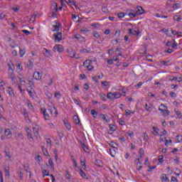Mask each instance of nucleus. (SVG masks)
<instances>
[{
    "instance_id": "obj_1",
    "label": "nucleus",
    "mask_w": 182,
    "mask_h": 182,
    "mask_svg": "<svg viewBox=\"0 0 182 182\" xmlns=\"http://www.w3.org/2000/svg\"><path fill=\"white\" fill-rule=\"evenodd\" d=\"M8 75L13 85H15L16 82H18V80L16 79V75H15V72H14V70L9 71Z\"/></svg>"
},
{
    "instance_id": "obj_2",
    "label": "nucleus",
    "mask_w": 182,
    "mask_h": 182,
    "mask_svg": "<svg viewBox=\"0 0 182 182\" xmlns=\"http://www.w3.org/2000/svg\"><path fill=\"white\" fill-rule=\"evenodd\" d=\"M53 52H58L59 53H62V52H63L65 50V48H63L62 45H55L53 47Z\"/></svg>"
},
{
    "instance_id": "obj_3",
    "label": "nucleus",
    "mask_w": 182,
    "mask_h": 182,
    "mask_svg": "<svg viewBox=\"0 0 182 182\" xmlns=\"http://www.w3.org/2000/svg\"><path fill=\"white\" fill-rule=\"evenodd\" d=\"M52 18H55L56 16V13L58 12V4L54 3L52 6Z\"/></svg>"
},
{
    "instance_id": "obj_4",
    "label": "nucleus",
    "mask_w": 182,
    "mask_h": 182,
    "mask_svg": "<svg viewBox=\"0 0 182 182\" xmlns=\"http://www.w3.org/2000/svg\"><path fill=\"white\" fill-rule=\"evenodd\" d=\"M54 39L55 41H58V42H60L62 41V33L61 32H58L53 34Z\"/></svg>"
},
{
    "instance_id": "obj_5",
    "label": "nucleus",
    "mask_w": 182,
    "mask_h": 182,
    "mask_svg": "<svg viewBox=\"0 0 182 182\" xmlns=\"http://www.w3.org/2000/svg\"><path fill=\"white\" fill-rule=\"evenodd\" d=\"M33 77L36 79V80H41L42 79V74L39 72H34Z\"/></svg>"
},
{
    "instance_id": "obj_6",
    "label": "nucleus",
    "mask_w": 182,
    "mask_h": 182,
    "mask_svg": "<svg viewBox=\"0 0 182 182\" xmlns=\"http://www.w3.org/2000/svg\"><path fill=\"white\" fill-rule=\"evenodd\" d=\"M144 9L140 6H136V15H143L144 14Z\"/></svg>"
},
{
    "instance_id": "obj_7",
    "label": "nucleus",
    "mask_w": 182,
    "mask_h": 182,
    "mask_svg": "<svg viewBox=\"0 0 182 182\" xmlns=\"http://www.w3.org/2000/svg\"><path fill=\"white\" fill-rule=\"evenodd\" d=\"M67 53L70 58H75L76 56V52L73 50H67Z\"/></svg>"
},
{
    "instance_id": "obj_8",
    "label": "nucleus",
    "mask_w": 182,
    "mask_h": 182,
    "mask_svg": "<svg viewBox=\"0 0 182 182\" xmlns=\"http://www.w3.org/2000/svg\"><path fill=\"white\" fill-rule=\"evenodd\" d=\"M129 35H136V36H139V35H140V31H136V30L133 31V29L129 28Z\"/></svg>"
},
{
    "instance_id": "obj_9",
    "label": "nucleus",
    "mask_w": 182,
    "mask_h": 182,
    "mask_svg": "<svg viewBox=\"0 0 182 182\" xmlns=\"http://www.w3.org/2000/svg\"><path fill=\"white\" fill-rule=\"evenodd\" d=\"M159 110L163 113V116H168V114H170V111H168V109H163L161 108H159Z\"/></svg>"
},
{
    "instance_id": "obj_10",
    "label": "nucleus",
    "mask_w": 182,
    "mask_h": 182,
    "mask_svg": "<svg viewBox=\"0 0 182 182\" xmlns=\"http://www.w3.org/2000/svg\"><path fill=\"white\" fill-rule=\"evenodd\" d=\"M73 120H74L75 124H80V119H79V116L74 115Z\"/></svg>"
},
{
    "instance_id": "obj_11",
    "label": "nucleus",
    "mask_w": 182,
    "mask_h": 182,
    "mask_svg": "<svg viewBox=\"0 0 182 182\" xmlns=\"http://www.w3.org/2000/svg\"><path fill=\"white\" fill-rule=\"evenodd\" d=\"M107 117H109L107 114H100V119H102L103 120H105V122H106L107 123H109L110 121L108 120Z\"/></svg>"
},
{
    "instance_id": "obj_12",
    "label": "nucleus",
    "mask_w": 182,
    "mask_h": 182,
    "mask_svg": "<svg viewBox=\"0 0 182 182\" xmlns=\"http://www.w3.org/2000/svg\"><path fill=\"white\" fill-rule=\"evenodd\" d=\"M33 132L34 133V136H35L36 139H41V136H39V132L38 131V129L36 128L33 127Z\"/></svg>"
},
{
    "instance_id": "obj_13",
    "label": "nucleus",
    "mask_w": 182,
    "mask_h": 182,
    "mask_svg": "<svg viewBox=\"0 0 182 182\" xmlns=\"http://www.w3.org/2000/svg\"><path fill=\"white\" fill-rule=\"evenodd\" d=\"M125 15H128V16H130V18H136V16H137V14L136 13H132L130 11H129L127 13V11L125 13Z\"/></svg>"
},
{
    "instance_id": "obj_14",
    "label": "nucleus",
    "mask_w": 182,
    "mask_h": 182,
    "mask_svg": "<svg viewBox=\"0 0 182 182\" xmlns=\"http://www.w3.org/2000/svg\"><path fill=\"white\" fill-rule=\"evenodd\" d=\"M66 4L68 5H70V6H72V5H74V6H76V1H72V0H65Z\"/></svg>"
},
{
    "instance_id": "obj_15",
    "label": "nucleus",
    "mask_w": 182,
    "mask_h": 182,
    "mask_svg": "<svg viewBox=\"0 0 182 182\" xmlns=\"http://www.w3.org/2000/svg\"><path fill=\"white\" fill-rule=\"evenodd\" d=\"M50 112L51 114H55V116H58V109L55 107L51 108L50 109Z\"/></svg>"
},
{
    "instance_id": "obj_16",
    "label": "nucleus",
    "mask_w": 182,
    "mask_h": 182,
    "mask_svg": "<svg viewBox=\"0 0 182 182\" xmlns=\"http://www.w3.org/2000/svg\"><path fill=\"white\" fill-rule=\"evenodd\" d=\"M48 164L51 167V170H55V166L53 165V160H52V158L49 159Z\"/></svg>"
},
{
    "instance_id": "obj_17",
    "label": "nucleus",
    "mask_w": 182,
    "mask_h": 182,
    "mask_svg": "<svg viewBox=\"0 0 182 182\" xmlns=\"http://www.w3.org/2000/svg\"><path fill=\"white\" fill-rule=\"evenodd\" d=\"M19 53H20L21 58H23V55H25V53H26V50H25V48H23V49L20 48Z\"/></svg>"
},
{
    "instance_id": "obj_18",
    "label": "nucleus",
    "mask_w": 182,
    "mask_h": 182,
    "mask_svg": "<svg viewBox=\"0 0 182 182\" xmlns=\"http://www.w3.org/2000/svg\"><path fill=\"white\" fill-rule=\"evenodd\" d=\"M161 180L162 181H170V180L168 179V178L167 177L166 174H162L161 176Z\"/></svg>"
},
{
    "instance_id": "obj_19",
    "label": "nucleus",
    "mask_w": 182,
    "mask_h": 182,
    "mask_svg": "<svg viewBox=\"0 0 182 182\" xmlns=\"http://www.w3.org/2000/svg\"><path fill=\"white\" fill-rule=\"evenodd\" d=\"M112 94L114 95V99H119V97H122V95L119 92H114Z\"/></svg>"
},
{
    "instance_id": "obj_20",
    "label": "nucleus",
    "mask_w": 182,
    "mask_h": 182,
    "mask_svg": "<svg viewBox=\"0 0 182 182\" xmlns=\"http://www.w3.org/2000/svg\"><path fill=\"white\" fill-rule=\"evenodd\" d=\"M80 174L81 177H82V178L87 179V178H86V173L85 172H83V170H82V168L80 169Z\"/></svg>"
},
{
    "instance_id": "obj_21",
    "label": "nucleus",
    "mask_w": 182,
    "mask_h": 182,
    "mask_svg": "<svg viewBox=\"0 0 182 182\" xmlns=\"http://www.w3.org/2000/svg\"><path fill=\"white\" fill-rule=\"evenodd\" d=\"M64 124H65L66 129H68V130H70V129H72V127L70 126V124H69L68 121H64Z\"/></svg>"
},
{
    "instance_id": "obj_22",
    "label": "nucleus",
    "mask_w": 182,
    "mask_h": 182,
    "mask_svg": "<svg viewBox=\"0 0 182 182\" xmlns=\"http://www.w3.org/2000/svg\"><path fill=\"white\" fill-rule=\"evenodd\" d=\"M53 26H54V29L53 30V32H59V23H56V25Z\"/></svg>"
},
{
    "instance_id": "obj_23",
    "label": "nucleus",
    "mask_w": 182,
    "mask_h": 182,
    "mask_svg": "<svg viewBox=\"0 0 182 182\" xmlns=\"http://www.w3.org/2000/svg\"><path fill=\"white\" fill-rule=\"evenodd\" d=\"M44 50L46 51V53H47V58H50L52 56V53H50V50L44 48Z\"/></svg>"
},
{
    "instance_id": "obj_24",
    "label": "nucleus",
    "mask_w": 182,
    "mask_h": 182,
    "mask_svg": "<svg viewBox=\"0 0 182 182\" xmlns=\"http://www.w3.org/2000/svg\"><path fill=\"white\" fill-rule=\"evenodd\" d=\"M173 21H176V22H180L181 21V16H174Z\"/></svg>"
},
{
    "instance_id": "obj_25",
    "label": "nucleus",
    "mask_w": 182,
    "mask_h": 182,
    "mask_svg": "<svg viewBox=\"0 0 182 182\" xmlns=\"http://www.w3.org/2000/svg\"><path fill=\"white\" fill-rule=\"evenodd\" d=\"M158 161L159 163H163L164 161V156H163V155H160L159 157H158Z\"/></svg>"
},
{
    "instance_id": "obj_26",
    "label": "nucleus",
    "mask_w": 182,
    "mask_h": 182,
    "mask_svg": "<svg viewBox=\"0 0 182 182\" xmlns=\"http://www.w3.org/2000/svg\"><path fill=\"white\" fill-rule=\"evenodd\" d=\"M107 97V99H109V100H112V99H114L113 93H112V92H109Z\"/></svg>"
},
{
    "instance_id": "obj_27",
    "label": "nucleus",
    "mask_w": 182,
    "mask_h": 182,
    "mask_svg": "<svg viewBox=\"0 0 182 182\" xmlns=\"http://www.w3.org/2000/svg\"><path fill=\"white\" fill-rule=\"evenodd\" d=\"M93 36L96 38V39H99L100 38V35H99V33L97 31H93Z\"/></svg>"
},
{
    "instance_id": "obj_28",
    "label": "nucleus",
    "mask_w": 182,
    "mask_h": 182,
    "mask_svg": "<svg viewBox=\"0 0 182 182\" xmlns=\"http://www.w3.org/2000/svg\"><path fill=\"white\" fill-rule=\"evenodd\" d=\"M143 154H144V151L143 150L142 148H140L139 151V156L140 159H141V156H143Z\"/></svg>"
},
{
    "instance_id": "obj_29",
    "label": "nucleus",
    "mask_w": 182,
    "mask_h": 182,
    "mask_svg": "<svg viewBox=\"0 0 182 182\" xmlns=\"http://www.w3.org/2000/svg\"><path fill=\"white\" fill-rule=\"evenodd\" d=\"M74 38H75V39H77L78 41H80L81 39H83V37H82V36L80 35V34L74 35Z\"/></svg>"
},
{
    "instance_id": "obj_30",
    "label": "nucleus",
    "mask_w": 182,
    "mask_h": 182,
    "mask_svg": "<svg viewBox=\"0 0 182 182\" xmlns=\"http://www.w3.org/2000/svg\"><path fill=\"white\" fill-rule=\"evenodd\" d=\"M102 11L104 12V14H109V9H107V6H103L102 8Z\"/></svg>"
},
{
    "instance_id": "obj_31",
    "label": "nucleus",
    "mask_w": 182,
    "mask_h": 182,
    "mask_svg": "<svg viewBox=\"0 0 182 182\" xmlns=\"http://www.w3.org/2000/svg\"><path fill=\"white\" fill-rule=\"evenodd\" d=\"M153 130H154L153 134L154 136H157V134H159V132H157V130H159V129L157 127H154Z\"/></svg>"
},
{
    "instance_id": "obj_32",
    "label": "nucleus",
    "mask_w": 182,
    "mask_h": 182,
    "mask_svg": "<svg viewBox=\"0 0 182 182\" xmlns=\"http://www.w3.org/2000/svg\"><path fill=\"white\" fill-rule=\"evenodd\" d=\"M42 173H43V177H45V176H49V172H48L46 169L42 170Z\"/></svg>"
},
{
    "instance_id": "obj_33",
    "label": "nucleus",
    "mask_w": 182,
    "mask_h": 182,
    "mask_svg": "<svg viewBox=\"0 0 182 182\" xmlns=\"http://www.w3.org/2000/svg\"><path fill=\"white\" fill-rule=\"evenodd\" d=\"M81 147L85 151H86V150H89V148L87 147V146H86V144L83 143L81 144Z\"/></svg>"
},
{
    "instance_id": "obj_34",
    "label": "nucleus",
    "mask_w": 182,
    "mask_h": 182,
    "mask_svg": "<svg viewBox=\"0 0 182 182\" xmlns=\"http://www.w3.org/2000/svg\"><path fill=\"white\" fill-rule=\"evenodd\" d=\"M91 114L93 116V117H96V116H97V112H96L95 109H92Z\"/></svg>"
},
{
    "instance_id": "obj_35",
    "label": "nucleus",
    "mask_w": 182,
    "mask_h": 182,
    "mask_svg": "<svg viewBox=\"0 0 182 182\" xmlns=\"http://www.w3.org/2000/svg\"><path fill=\"white\" fill-rule=\"evenodd\" d=\"M4 134H5V136L11 135V129H6L4 132Z\"/></svg>"
},
{
    "instance_id": "obj_36",
    "label": "nucleus",
    "mask_w": 182,
    "mask_h": 182,
    "mask_svg": "<svg viewBox=\"0 0 182 182\" xmlns=\"http://www.w3.org/2000/svg\"><path fill=\"white\" fill-rule=\"evenodd\" d=\"M145 109L146 110V112H150V109H151V106H150V104H146L145 105Z\"/></svg>"
},
{
    "instance_id": "obj_37",
    "label": "nucleus",
    "mask_w": 182,
    "mask_h": 182,
    "mask_svg": "<svg viewBox=\"0 0 182 182\" xmlns=\"http://www.w3.org/2000/svg\"><path fill=\"white\" fill-rule=\"evenodd\" d=\"M136 167H137V170H141V162L138 161V163L136 164Z\"/></svg>"
},
{
    "instance_id": "obj_38",
    "label": "nucleus",
    "mask_w": 182,
    "mask_h": 182,
    "mask_svg": "<svg viewBox=\"0 0 182 182\" xmlns=\"http://www.w3.org/2000/svg\"><path fill=\"white\" fill-rule=\"evenodd\" d=\"M36 19V14H33V15L31 16V18H30V21L31 22H35Z\"/></svg>"
},
{
    "instance_id": "obj_39",
    "label": "nucleus",
    "mask_w": 182,
    "mask_h": 182,
    "mask_svg": "<svg viewBox=\"0 0 182 182\" xmlns=\"http://www.w3.org/2000/svg\"><path fill=\"white\" fill-rule=\"evenodd\" d=\"M100 99H101V100H103L104 102H106V95L100 94Z\"/></svg>"
},
{
    "instance_id": "obj_40",
    "label": "nucleus",
    "mask_w": 182,
    "mask_h": 182,
    "mask_svg": "<svg viewBox=\"0 0 182 182\" xmlns=\"http://www.w3.org/2000/svg\"><path fill=\"white\" fill-rule=\"evenodd\" d=\"M27 136H28V137H30V139H33L32 133H31V129H28V130H27Z\"/></svg>"
},
{
    "instance_id": "obj_41",
    "label": "nucleus",
    "mask_w": 182,
    "mask_h": 182,
    "mask_svg": "<svg viewBox=\"0 0 182 182\" xmlns=\"http://www.w3.org/2000/svg\"><path fill=\"white\" fill-rule=\"evenodd\" d=\"M113 126H114V124H109V130L110 132H116V129L114 127H113Z\"/></svg>"
},
{
    "instance_id": "obj_42",
    "label": "nucleus",
    "mask_w": 182,
    "mask_h": 182,
    "mask_svg": "<svg viewBox=\"0 0 182 182\" xmlns=\"http://www.w3.org/2000/svg\"><path fill=\"white\" fill-rule=\"evenodd\" d=\"M15 137H16L17 139L19 138V137H20L21 139H23V135H22L21 133H17V134H16Z\"/></svg>"
},
{
    "instance_id": "obj_43",
    "label": "nucleus",
    "mask_w": 182,
    "mask_h": 182,
    "mask_svg": "<svg viewBox=\"0 0 182 182\" xmlns=\"http://www.w3.org/2000/svg\"><path fill=\"white\" fill-rule=\"evenodd\" d=\"M169 96H171V97H176L177 95L174 92H170Z\"/></svg>"
},
{
    "instance_id": "obj_44",
    "label": "nucleus",
    "mask_w": 182,
    "mask_h": 182,
    "mask_svg": "<svg viewBox=\"0 0 182 182\" xmlns=\"http://www.w3.org/2000/svg\"><path fill=\"white\" fill-rule=\"evenodd\" d=\"M43 116H44L45 120H49V119L50 118V117H49V114H48V112H46Z\"/></svg>"
},
{
    "instance_id": "obj_45",
    "label": "nucleus",
    "mask_w": 182,
    "mask_h": 182,
    "mask_svg": "<svg viewBox=\"0 0 182 182\" xmlns=\"http://www.w3.org/2000/svg\"><path fill=\"white\" fill-rule=\"evenodd\" d=\"M53 153L55 154L54 157L55 159V161H58V150H54Z\"/></svg>"
},
{
    "instance_id": "obj_46",
    "label": "nucleus",
    "mask_w": 182,
    "mask_h": 182,
    "mask_svg": "<svg viewBox=\"0 0 182 182\" xmlns=\"http://www.w3.org/2000/svg\"><path fill=\"white\" fill-rule=\"evenodd\" d=\"M4 171H5V176H6L7 177H9V170L5 168Z\"/></svg>"
},
{
    "instance_id": "obj_47",
    "label": "nucleus",
    "mask_w": 182,
    "mask_h": 182,
    "mask_svg": "<svg viewBox=\"0 0 182 182\" xmlns=\"http://www.w3.org/2000/svg\"><path fill=\"white\" fill-rule=\"evenodd\" d=\"M21 32H23V33H25V35H31V32L28 30H22Z\"/></svg>"
},
{
    "instance_id": "obj_48",
    "label": "nucleus",
    "mask_w": 182,
    "mask_h": 182,
    "mask_svg": "<svg viewBox=\"0 0 182 182\" xmlns=\"http://www.w3.org/2000/svg\"><path fill=\"white\" fill-rule=\"evenodd\" d=\"M171 181V182H178V180H177V178H176V176H172Z\"/></svg>"
},
{
    "instance_id": "obj_49",
    "label": "nucleus",
    "mask_w": 182,
    "mask_h": 182,
    "mask_svg": "<svg viewBox=\"0 0 182 182\" xmlns=\"http://www.w3.org/2000/svg\"><path fill=\"white\" fill-rule=\"evenodd\" d=\"M80 53H89V51L85 48L80 50Z\"/></svg>"
},
{
    "instance_id": "obj_50",
    "label": "nucleus",
    "mask_w": 182,
    "mask_h": 182,
    "mask_svg": "<svg viewBox=\"0 0 182 182\" xmlns=\"http://www.w3.org/2000/svg\"><path fill=\"white\" fill-rule=\"evenodd\" d=\"M28 95H30L31 96V97H35V95L36 93L32 91H28Z\"/></svg>"
},
{
    "instance_id": "obj_51",
    "label": "nucleus",
    "mask_w": 182,
    "mask_h": 182,
    "mask_svg": "<svg viewBox=\"0 0 182 182\" xmlns=\"http://www.w3.org/2000/svg\"><path fill=\"white\" fill-rule=\"evenodd\" d=\"M73 102L75 105H77V106H80V103H79V101L76 98L73 99Z\"/></svg>"
},
{
    "instance_id": "obj_52",
    "label": "nucleus",
    "mask_w": 182,
    "mask_h": 182,
    "mask_svg": "<svg viewBox=\"0 0 182 182\" xmlns=\"http://www.w3.org/2000/svg\"><path fill=\"white\" fill-rule=\"evenodd\" d=\"M118 18H124V13H119L118 14Z\"/></svg>"
},
{
    "instance_id": "obj_53",
    "label": "nucleus",
    "mask_w": 182,
    "mask_h": 182,
    "mask_svg": "<svg viewBox=\"0 0 182 182\" xmlns=\"http://www.w3.org/2000/svg\"><path fill=\"white\" fill-rule=\"evenodd\" d=\"M41 112H42L43 116H45V114H46V113H47V112H46V109H45L44 107H43V108L41 109Z\"/></svg>"
},
{
    "instance_id": "obj_54",
    "label": "nucleus",
    "mask_w": 182,
    "mask_h": 182,
    "mask_svg": "<svg viewBox=\"0 0 182 182\" xmlns=\"http://www.w3.org/2000/svg\"><path fill=\"white\" fill-rule=\"evenodd\" d=\"M171 4H173V0H168L166 5H167V6H170L171 5Z\"/></svg>"
},
{
    "instance_id": "obj_55",
    "label": "nucleus",
    "mask_w": 182,
    "mask_h": 182,
    "mask_svg": "<svg viewBox=\"0 0 182 182\" xmlns=\"http://www.w3.org/2000/svg\"><path fill=\"white\" fill-rule=\"evenodd\" d=\"M171 46H172V48H173V49H175V48L177 47V43H176V42L175 40H173V43L172 44Z\"/></svg>"
},
{
    "instance_id": "obj_56",
    "label": "nucleus",
    "mask_w": 182,
    "mask_h": 182,
    "mask_svg": "<svg viewBox=\"0 0 182 182\" xmlns=\"http://www.w3.org/2000/svg\"><path fill=\"white\" fill-rule=\"evenodd\" d=\"M28 85H29V86H31V87H32V86H33V87H35V84H33V81L29 80Z\"/></svg>"
},
{
    "instance_id": "obj_57",
    "label": "nucleus",
    "mask_w": 182,
    "mask_h": 182,
    "mask_svg": "<svg viewBox=\"0 0 182 182\" xmlns=\"http://www.w3.org/2000/svg\"><path fill=\"white\" fill-rule=\"evenodd\" d=\"M36 160L38 163H41V161L42 160V157L40 155H38L37 156Z\"/></svg>"
},
{
    "instance_id": "obj_58",
    "label": "nucleus",
    "mask_w": 182,
    "mask_h": 182,
    "mask_svg": "<svg viewBox=\"0 0 182 182\" xmlns=\"http://www.w3.org/2000/svg\"><path fill=\"white\" fill-rule=\"evenodd\" d=\"M84 89H85V90H89V85L87 83L84 85Z\"/></svg>"
},
{
    "instance_id": "obj_59",
    "label": "nucleus",
    "mask_w": 182,
    "mask_h": 182,
    "mask_svg": "<svg viewBox=\"0 0 182 182\" xmlns=\"http://www.w3.org/2000/svg\"><path fill=\"white\" fill-rule=\"evenodd\" d=\"M46 141H47V144H49V146H51L52 141L50 140V139H47Z\"/></svg>"
},
{
    "instance_id": "obj_60",
    "label": "nucleus",
    "mask_w": 182,
    "mask_h": 182,
    "mask_svg": "<svg viewBox=\"0 0 182 182\" xmlns=\"http://www.w3.org/2000/svg\"><path fill=\"white\" fill-rule=\"evenodd\" d=\"M28 68H32L33 66V63L31 60H29L28 63Z\"/></svg>"
},
{
    "instance_id": "obj_61",
    "label": "nucleus",
    "mask_w": 182,
    "mask_h": 182,
    "mask_svg": "<svg viewBox=\"0 0 182 182\" xmlns=\"http://www.w3.org/2000/svg\"><path fill=\"white\" fill-rule=\"evenodd\" d=\"M87 68L88 69V70H92V69H94V67L90 65H87Z\"/></svg>"
},
{
    "instance_id": "obj_62",
    "label": "nucleus",
    "mask_w": 182,
    "mask_h": 182,
    "mask_svg": "<svg viewBox=\"0 0 182 182\" xmlns=\"http://www.w3.org/2000/svg\"><path fill=\"white\" fill-rule=\"evenodd\" d=\"M43 154H45L46 156H48V150H46V149H43Z\"/></svg>"
},
{
    "instance_id": "obj_63",
    "label": "nucleus",
    "mask_w": 182,
    "mask_h": 182,
    "mask_svg": "<svg viewBox=\"0 0 182 182\" xmlns=\"http://www.w3.org/2000/svg\"><path fill=\"white\" fill-rule=\"evenodd\" d=\"M0 19H5V14L3 13L0 14Z\"/></svg>"
},
{
    "instance_id": "obj_64",
    "label": "nucleus",
    "mask_w": 182,
    "mask_h": 182,
    "mask_svg": "<svg viewBox=\"0 0 182 182\" xmlns=\"http://www.w3.org/2000/svg\"><path fill=\"white\" fill-rule=\"evenodd\" d=\"M102 85H104L105 87L107 86V81H102L101 82Z\"/></svg>"
}]
</instances>
